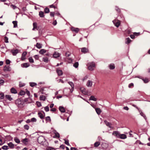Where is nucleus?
I'll use <instances>...</instances> for the list:
<instances>
[{"mask_svg": "<svg viewBox=\"0 0 150 150\" xmlns=\"http://www.w3.org/2000/svg\"><path fill=\"white\" fill-rule=\"evenodd\" d=\"M112 135L115 136L121 139H125L127 137L126 135L124 134H120L117 131H113Z\"/></svg>", "mask_w": 150, "mask_h": 150, "instance_id": "nucleus-1", "label": "nucleus"}, {"mask_svg": "<svg viewBox=\"0 0 150 150\" xmlns=\"http://www.w3.org/2000/svg\"><path fill=\"white\" fill-rule=\"evenodd\" d=\"M88 69L90 70H93L94 69V68L95 67V64L94 62H92L88 63Z\"/></svg>", "mask_w": 150, "mask_h": 150, "instance_id": "nucleus-2", "label": "nucleus"}, {"mask_svg": "<svg viewBox=\"0 0 150 150\" xmlns=\"http://www.w3.org/2000/svg\"><path fill=\"white\" fill-rule=\"evenodd\" d=\"M37 141L39 143L42 144L43 143L45 142V139L43 136H40L38 137Z\"/></svg>", "mask_w": 150, "mask_h": 150, "instance_id": "nucleus-3", "label": "nucleus"}, {"mask_svg": "<svg viewBox=\"0 0 150 150\" xmlns=\"http://www.w3.org/2000/svg\"><path fill=\"white\" fill-rule=\"evenodd\" d=\"M113 22L117 28L119 27L120 24V21L118 20H113Z\"/></svg>", "mask_w": 150, "mask_h": 150, "instance_id": "nucleus-4", "label": "nucleus"}, {"mask_svg": "<svg viewBox=\"0 0 150 150\" xmlns=\"http://www.w3.org/2000/svg\"><path fill=\"white\" fill-rule=\"evenodd\" d=\"M81 52L83 53H86L88 52V50L87 48L86 47H83L81 48Z\"/></svg>", "mask_w": 150, "mask_h": 150, "instance_id": "nucleus-5", "label": "nucleus"}, {"mask_svg": "<svg viewBox=\"0 0 150 150\" xmlns=\"http://www.w3.org/2000/svg\"><path fill=\"white\" fill-rule=\"evenodd\" d=\"M44 114H43L41 112H39L38 113V115L39 117H40L41 119H43L44 118L45 114V113L43 112Z\"/></svg>", "mask_w": 150, "mask_h": 150, "instance_id": "nucleus-6", "label": "nucleus"}, {"mask_svg": "<svg viewBox=\"0 0 150 150\" xmlns=\"http://www.w3.org/2000/svg\"><path fill=\"white\" fill-rule=\"evenodd\" d=\"M19 52L18 50V49L12 50H11V52L12 53L13 55H16Z\"/></svg>", "mask_w": 150, "mask_h": 150, "instance_id": "nucleus-7", "label": "nucleus"}, {"mask_svg": "<svg viewBox=\"0 0 150 150\" xmlns=\"http://www.w3.org/2000/svg\"><path fill=\"white\" fill-rule=\"evenodd\" d=\"M104 122L107 126L109 127L110 128L113 129V127L111 126L112 125L111 123L108 122L107 120H105Z\"/></svg>", "mask_w": 150, "mask_h": 150, "instance_id": "nucleus-8", "label": "nucleus"}, {"mask_svg": "<svg viewBox=\"0 0 150 150\" xmlns=\"http://www.w3.org/2000/svg\"><path fill=\"white\" fill-rule=\"evenodd\" d=\"M27 54V52H23L22 55L21 57V60L23 61L26 59L25 56Z\"/></svg>", "mask_w": 150, "mask_h": 150, "instance_id": "nucleus-9", "label": "nucleus"}, {"mask_svg": "<svg viewBox=\"0 0 150 150\" xmlns=\"http://www.w3.org/2000/svg\"><path fill=\"white\" fill-rule=\"evenodd\" d=\"M3 70L4 71H10L11 69L9 66H5Z\"/></svg>", "mask_w": 150, "mask_h": 150, "instance_id": "nucleus-10", "label": "nucleus"}, {"mask_svg": "<svg viewBox=\"0 0 150 150\" xmlns=\"http://www.w3.org/2000/svg\"><path fill=\"white\" fill-rule=\"evenodd\" d=\"M33 30H35V29L38 30V28L37 27V24L36 22H34L33 24Z\"/></svg>", "mask_w": 150, "mask_h": 150, "instance_id": "nucleus-11", "label": "nucleus"}, {"mask_svg": "<svg viewBox=\"0 0 150 150\" xmlns=\"http://www.w3.org/2000/svg\"><path fill=\"white\" fill-rule=\"evenodd\" d=\"M71 30L73 31H74L76 33H77L79 31V29L77 28H75L72 27L71 28Z\"/></svg>", "mask_w": 150, "mask_h": 150, "instance_id": "nucleus-12", "label": "nucleus"}, {"mask_svg": "<svg viewBox=\"0 0 150 150\" xmlns=\"http://www.w3.org/2000/svg\"><path fill=\"white\" fill-rule=\"evenodd\" d=\"M30 66V64L28 63H25L21 64L23 67L27 68Z\"/></svg>", "mask_w": 150, "mask_h": 150, "instance_id": "nucleus-13", "label": "nucleus"}, {"mask_svg": "<svg viewBox=\"0 0 150 150\" xmlns=\"http://www.w3.org/2000/svg\"><path fill=\"white\" fill-rule=\"evenodd\" d=\"M81 90L82 93L84 94L87 95V94L88 91L85 88H81Z\"/></svg>", "mask_w": 150, "mask_h": 150, "instance_id": "nucleus-14", "label": "nucleus"}, {"mask_svg": "<svg viewBox=\"0 0 150 150\" xmlns=\"http://www.w3.org/2000/svg\"><path fill=\"white\" fill-rule=\"evenodd\" d=\"M5 98L6 99L9 100V101H11L13 100L12 98L11 97V96L9 95H6L5 96Z\"/></svg>", "mask_w": 150, "mask_h": 150, "instance_id": "nucleus-15", "label": "nucleus"}, {"mask_svg": "<svg viewBox=\"0 0 150 150\" xmlns=\"http://www.w3.org/2000/svg\"><path fill=\"white\" fill-rule=\"evenodd\" d=\"M8 145L10 148L11 149H13L14 147V145L11 142H10L8 144Z\"/></svg>", "mask_w": 150, "mask_h": 150, "instance_id": "nucleus-16", "label": "nucleus"}, {"mask_svg": "<svg viewBox=\"0 0 150 150\" xmlns=\"http://www.w3.org/2000/svg\"><path fill=\"white\" fill-rule=\"evenodd\" d=\"M92 85V82L91 81L88 80L86 84V85L88 87H91Z\"/></svg>", "mask_w": 150, "mask_h": 150, "instance_id": "nucleus-17", "label": "nucleus"}, {"mask_svg": "<svg viewBox=\"0 0 150 150\" xmlns=\"http://www.w3.org/2000/svg\"><path fill=\"white\" fill-rule=\"evenodd\" d=\"M57 73L59 76H61L63 74L62 71V70H59V69H57L56 70Z\"/></svg>", "mask_w": 150, "mask_h": 150, "instance_id": "nucleus-18", "label": "nucleus"}, {"mask_svg": "<svg viewBox=\"0 0 150 150\" xmlns=\"http://www.w3.org/2000/svg\"><path fill=\"white\" fill-rule=\"evenodd\" d=\"M59 110L62 112H65V109L63 106H59Z\"/></svg>", "mask_w": 150, "mask_h": 150, "instance_id": "nucleus-19", "label": "nucleus"}, {"mask_svg": "<svg viewBox=\"0 0 150 150\" xmlns=\"http://www.w3.org/2000/svg\"><path fill=\"white\" fill-rule=\"evenodd\" d=\"M11 92L12 93L16 94L17 93L16 90L14 88H12L11 89Z\"/></svg>", "mask_w": 150, "mask_h": 150, "instance_id": "nucleus-20", "label": "nucleus"}, {"mask_svg": "<svg viewBox=\"0 0 150 150\" xmlns=\"http://www.w3.org/2000/svg\"><path fill=\"white\" fill-rule=\"evenodd\" d=\"M39 16L41 18H44L45 17L44 12L42 11H40L39 12Z\"/></svg>", "mask_w": 150, "mask_h": 150, "instance_id": "nucleus-21", "label": "nucleus"}, {"mask_svg": "<svg viewBox=\"0 0 150 150\" xmlns=\"http://www.w3.org/2000/svg\"><path fill=\"white\" fill-rule=\"evenodd\" d=\"M59 53L57 52H55L53 54V56L54 58H57L59 57Z\"/></svg>", "mask_w": 150, "mask_h": 150, "instance_id": "nucleus-22", "label": "nucleus"}, {"mask_svg": "<svg viewBox=\"0 0 150 150\" xmlns=\"http://www.w3.org/2000/svg\"><path fill=\"white\" fill-rule=\"evenodd\" d=\"M95 110L98 114L100 115V114L101 111L100 108H95Z\"/></svg>", "mask_w": 150, "mask_h": 150, "instance_id": "nucleus-23", "label": "nucleus"}, {"mask_svg": "<svg viewBox=\"0 0 150 150\" xmlns=\"http://www.w3.org/2000/svg\"><path fill=\"white\" fill-rule=\"evenodd\" d=\"M46 50L44 49H42L40 50L39 52L40 54H43L46 53Z\"/></svg>", "mask_w": 150, "mask_h": 150, "instance_id": "nucleus-24", "label": "nucleus"}, {"mask_svg": "<svg viewBox=\"0 0 150 150\" xmlns=\"http://www.w3.org/2000/svg\"><path fill=\"white\" fill-rule=\"evenodd\" d=\"M89 100L96 101L97 100V99L95 98L94 96H92L90 97Z\"/></svg>", "mask_w": 150, "mask_h": 150, "instance_id": "nucleus-25", "label": "nucleus"}, {"mask_svg": "<svg viewBox=\"0 0 150 150\" xmlns=\"http://www.w3.org/2000/svg\"><path fill=\"white\" fill-rule=\"evenodd\" d=\"M13 24V27L14 28H16L17 27V22L16 21H13L12 22Z\"/></svg>", "mask_w": 150, "mask_h": 150, "instance_id": "nucleus-26", "label": "nucleus"}, {"mask_svg": "<svg viewBox=\"0 0 150 150\" xmlns=\"http://www.w3.org/2000/svg\"><path fill=\"white\" fill-rule=\"evenodd\" d=\"M40 100L45 101V100L46 97L42 95L40 97Z\"/></svg>", "mask_w": 150, "mask_h": 150, "instance_id": "nucleus-27", "label": "nucleus"}, {"mask_svg": "<svg viewBox=\"0 0 150 150\" xmlns=\"http://www.w3.org/2000/svg\"><path fill=\"white\" fill-rule=\"evenodd\" d=\"M131 41V40L129 38H128L126 39L125 43L126 44H129L130 43Z\"/></svg>", "mask_w": 150, "mask_h": 150, "instance_id": "nucleus-28", "label": "nucleus"}, {"mask_svg": "<svg viewBox=\"0 0 150 150\" xmlns=\"http://www.w3.org/2000/svg\"><path fill=\"white\" fill-rule=\"evenodd\" d=\"M36 47L39 49H40L42 47V45L39 43H37Z\"/></svg>", "mask_w": 150, "mask_h": 150, "instance_id": "nucleus-29", "label": "nucleus"}, {"mask_svg": "<svg viewBox=\"0 0 150 150\" xmlns=\"http://www.w3.org/2000/svg\"><path fill=\"white\" fill-rule=\"evenodd\" d=\"M142 79L143 81L145 83H147L149 81V80L147 78H145V79Z\"/></svg>", "mask_w": 150, "mask_h": 150, "instance_id": "nucleus-30", "label": "nucleus"}, {"mask_svg": "<svg viewBox=\"0 0 150 150\" xmlns=\"http://www.w3.org/2000/svg\"><path fill=\"white\" fill-rule=\"evenodd\" d=\"M28 139L27 138H25L24 139H23L22 140V142H23V143L24 144H26V143L28 142Z\"/></svg>", "mask_w": 150, "mask_h": 150, "instance_id": "nucleus-31", "label": "nucleus"}, {"mask_svg": "<svg viewBox=\"0 0 150 150\" xmlns=\"http://www.w3.org/2000/svg\"><path fill=\"white\" fill-rule=\"evenodd\" d=\"M110 69H115V66L113 64H110L109 65Z\"/></svg>", "mask_w": 150, "mask_h": 150, "instance_id": "nucleus-32", "label": "nucleus"}, {"mask_svg": "<svg viewBox=\"0 0 150 150\" xmlns=\"http://www.w3.org/2000/svg\"><path fill=\"white\" fill-rule=\"evenodd\" d=\"M100 143L99 142H96L94 144V146L95 147H98L100 145Z\"/></svg>", "mask_w": 150, "mask_h": 150, "instance_id": "nucleus-33", "label": "nucleus"}, {"mask_svg": "<svg viewBox=\"0 0 150 150\" xmlns=\"http://www.w3.org/2000/svg\"><path fill=\"white\" fill-rule=\"evenodd\" d=\"M44 11L45 13H48L50 12V10L48 8L46 7L45 8Z\"/></svg>", "mask_w": 150, "mask_h": 150, "instance_id": "nucleus-34", "label": "nucleus"}, {"mask_svg": "<svg viewBox=\"0 0 150 150\" xmlns=\"http://www.w3.org/2000/svg\"><path fill=\"white\" fill-rule=\"evenodd\" d=\"M30 85L31 87H33L34 86L37 85V84L35 83L30 82Z\"/></svg>", "mask_w": 150, "mask_h": 150, "instance_id": "nucleus-35", "label": "nucleus"}, {"mask_svg": "<svg viewBox=\"0 0 150 150\" xmlns=\"http://www.w3.org/2000/svg\"><path fill=\"white\" fill-rule=\"evenodd\" d=\"M14 140L16 143H19L20 142L19 139L17 137L15 138Z\"/></svg>", "mask_w": 150, "mask_h": 150, "instance_id": "nucleus-36", "label": "nucleus"}, {"mask_svg": "<svg viewBox=\"0 0 150 150\" xmlns=\"http://www.w3.org/2000/svg\"><path fill=\"white\" fill-rule=\"evenodd\" d=\"M1 148L4 149V150H7L8 149V146H6V145H4V146H3Z\"/></svg>", "mask_w": 150, "mask_h": 150, "instance_id": "nucleus-37", "label": "nucleus"}, {"mask_svg": "<svg viewBox=\"0 0 150 150\" xmlns=\"http://www.w3.org/2000/svg\"><path fill=\"white\" fill-rule=\"evenodd\" d=\"M28 60H29V62H30V63H33L34 61V60L31 57H30L29 58H28Z\"/></svg>", "mask_w": 150, "mask_h": 150, "instance_id": "nucleus-38", "label": "nucleus"}, {"mask_svg": "<svg viewBox=\"0 0 150 150\" xmlns=\"http://www.w3.org/2000/svg\"><path fill=\"white\" fill-rule=\"evenodd\" d=\"M78 66L79 63L77 62H76L73 65L74 67L76 68H77L78 67Z\"/></svg>", "mask_w": 150, "mask_h": 150, "instance_id": "nucleus-39", "label": "nucleus"}, {"mask_svg": "<svg viewBox=\"0 0 150 150\" xmlns=\"http://www.w3.org/2000/svg\"><path fill=\"white\" fill-rule=\"evenodd\" d=\"M4 97V96L3 93H0V99H3Z\"/></svg>", "mask_w": 150, "mask_h": 150, "instance_id": "nucleus-40", "label": "nucleus"}, {"mask_svg": "<svg viewBox=\"0 0 150 150\" xmlns=\"http://www.w3.org/2000/svg\"><path fill=\"white\" fill-rule=\"evenodd\" d=\"M43 61L46 62H47L48 61V59L47 57H45L43 58Z\"/></svg>", "mask_w": 150, "mask_h": 150, "instance_id": "nucleus-41", "label": "nucleus"}, {"mask_svg": "<svg viewBox=\"0 0 150 150\" xmlns=\"http://www.w3.org/2000/svg\"><path fill=\"white\" fill-rule=\"evenodd\" d=\"M10 6L13 9H15L18 8L16 6L13 4L11 5Z\"/></svg>", "mask_w": 150, "mask_h": 150, "instance_id": "nucleus-42", "label": "nucleus"}, {"mask_svg": "<svg viewBox=\"0 0 150 150\" xmlns=\"http://www.w3.org/2000/svg\"><path fill=\"white\" fill-rule=\"evenodd\" d=\"M69 84L71 86V87L72 88H74V84L73 83L71 82H68Z\"/></svg>", "mask_w": 150, "mask_h": 150, "instance_id": "nucleus-43", "label": "nucleus"}, {"mask_svg": "<svg viewBox=\"0 0 150 150\" xmlns=\"http://www.w3.org/2000/svg\"><path fill=\"white\" fill-rule=\"evenodd\" d=\"M25 92L23 91H21L19 93V95L21 96H22L25 94Z\"/></svg>", "mask_w": 150, "mask_h": 150, "instance_id": "nucleus-44", "label": "nucleus"}, {"mask_svg": "<svg viewBox=\"0 0 150 150\" xmlns=\"http://www.w3.org/2000/svg\"><path fill=\"white\" fill-rule=\"evenodd\" d=\"M45 120L46 121H51V119L50 116H47L45 118Z\"/></svg>", "mask_w": 150, "mask_h": 150, "instance_id": "nucleus-45", "label": "nucleus"}, {"mask_svg": "<svg viewBox=\"0 0 150 150\" xmlns=\"http://www.w3.org/2000/svg\"><path fill=\"white\" fill-rule=\"evenodd\" d=\"M55 136L56 137H57V138L59 137H60L59 134L58 132H56L55 133Z\"/></svg>", "mask_w": 150, "mask_h": 150, "instance_id": "nucleus-46", "label": "nucleus"}, {"mask_svg": "<svg viewBox=\"0 0 150 150\" xmlns=\"http://www.w3.org/2000/svg\"><path fill=\"white\" fill-rule=\"evenodd\" d=\"M24 127V129L26 130H28L29 129V126L27 125H25Z\"/></svg>", "mask_w": 150, "mask_h": 150, "instance_id": "nucleus-47", "label": "nucleus"}, {"mask_svg": "<svg viewBox=\"0 0 150 150\" xmlns=\"http://www.w3.org/2000/svg\"><path fill=\"white\" fill-rule=\"evenodd\" d=\"M31 121L32 122H36L37 120L34 117L32 118L31 119Z\"/></svg>", "mask_w": 150, "mask_h": 150, "instance_id": "nucleus-48", "label": "nucleus"}, {"mask_svg": "<svg viewBox=\"0 0 150 150\" xmlns=\"http://www.w3.org/2000/svg\"><path fill=\"white\" fill-rule=\"evenodd\" d=\"M44 109L45 111L46 112H48L49 110V107L47 106L45 107Z\"/></svg>", "mask_w": 150, "mask_h": 150, "instance_id": "nucleus-49", "label": "nucleus"}, {"mask_svg": "<svg viewBox=\"0 0 150 150\" xmlns=\"http://www.w3.org/2000/svg\"><path fill=\"white\" fill-rule=\"evenodd\" d=\"M5 42L6 43H8V39L6 37H4Z\"/></svg>", "mask_w": 150, "mask_h": 150, "instance_id": "nucleus-50", "label": "nucleus"}, {"mask_svg": "<svg viewBox=\"0 0 150 150\" xmlns=\"http://www.w3.org/2000/svg\"><path fill=\"white\" fill-rule=\"evenodd\" d=\"M65 143L68 146H69V142L68 140H65Z\"/></svg>", "mask_w": 150, "mask_h": 150, "instance_id": "nucleus-51", "label": "nucleus"}, {"mask_svg": "<svg viewBox=\"0 0 150 150\" xmlns=\"http://www.w3.org/2000/svg\"><path fill=\"white\" fill-rule=\"evenodd\" d=\"M37 104L38 107H40L41 106V104L40 102H37Z\"/></svg>", "mask_w": 150, "mask_h": 150, "instance_id": "nucleus-52", "label": "nucleus"}, {"mask_svg": "<svg viewBox=\"0 0 150 150\" xmlns=\"http://www.w3.org/2000/svg\"><path fill=\"white\" fill-rule=\"evenodd\" d=\"M26 91H25V93L28 96H29L30 95V92L28 91L27 89H26Z\"/></svg>", "mask_w": 150, "mask_h": 150, "instance_id": "nucleus-53", "label": "nucleus"}, {"mask_svg": "<svg viewBox=\"0 0 150 150\" xmlns=\"http://www.w3.org/2000/svg\"><path fill=\"white\" fill-rule=\"evenodd\" d=\"M70 53L69 52H67L66 53V56L67 57H69L70 55Z\"/></svg>", "mask_w": 150, "mask_h": 150, "instance_id": "nucleus-54", "label": "nucleus"}, {"mask_svg": "<svg viewBox=\"0 0 150 150\" xmlns=\"http://www.w3.org/2000/svg\"><path fill=\"white\" fill-rule=\"evenodd\" d=\"M134 86V84L133 83H131L129 85L128 87L129 88H131L132 86L133 87Z\"/></svg>", "mask_w": 150, "mask_h": 150, "instance_id": "nucleus-55", "label": "nucleus"}, {"mask_svg": "<svg viewBox=\"0 0 150 150\" xmlns=\"http://www.w3.org/2000/svg\"><path fill=\"white\" fill-rule=\"evenodd\" d=\"M50 16L51 17H54V12H50Z\"/></svg>", "mask_w": 150, "mask_h": 150, "instance_id": "nucleus-56", "label": "nucleus"}, {"mask_svg": "<svg viewBox=\"0 0 150 150\" xmlns=\"http://www.w3.org/2000/svg\"><path fill=\"white\" fill-rule=\"evenodd\" d=\"M115 10H116L118 12H120V9H119V8H118L117 7H115Z\"/></svg>", "mask_w": 150, "mask_h": 150, "instance_id": "nucleus-57", "label": "nucleus"}, {"mask_svg": "<svg viewBox=\"0 0 150 150\" xmlns=\"http://www.w3.org/2000/svg\"><path fill=\"white\" fill-rule=\"evenodd\" d=\"M34 57L35 59L38 60L39 59L38 55H35L34 56Z\"/></svg>", "mask_w": 150, "mask_h": 150, "instance_id": "nucleus-58", "label": "nucleus"}, {"mask_svg": "<svg viewBox=\"0 0 150 150\" xmlns=\"http://www.w3.org/2000/svg\"><path fill=\"white\" fill-rule=\"evenodd\" d=\"M10 61L8 59H7L6 60V63L7 64H10Z\"/></svg>", "mask_w": 150, "mask_h": 150, "instance_id": "nucleus-59", "label": "nucleus"}, {"mask_svg": "<svg viewBox=\"0 0 150 150\" xmlns=\"http://www.w3.org/2000/svg\"><path fill=\"white\" fill-rule=\"evenodd\" d=\"M49 6L50 8H57V7L54 6L53 4L50 5Z\"/></svg>", "mask_w": 150, "mask_h": 150, "instance_id": "nucleus-60", "label": "nucleus"}, {"mask_svg": "<svg viewBox=\"0 0 150 150\" xmlns=\"http://www.w3.org/2000/svg\"><path fill=\"white\" fill-rule=\"evenodd\" d=\"M4 81L3 80L0 78V84H3L4 83Z\"/></svg>", "mask_w": 150, "mask_h": 150, "instance_id": "nucleus-61", "label": "nucleus"}, {"mask_svg": "<svg viewBox=\"0 0 150 150\" xmlns=\"http://www.w3.org/2000/svg\"><path fill=\"white\" fill-rule=\"evenodd\" d=\"M65 146L64 145L62 144L60 145V147L62 149H64L65 148Z\"/></svg>", "mask_w": 150, "mask_h": 150, "instance_id": "nucleus-62", "label": "nucleus"}, {"mask_svg": "<svg viewBox=\"0 0 150 150\" xmlns=\"http://www.w3.org/2000/svg\"><path fill=\"white\" fill-rule=\"evenodd\" d=\"M57 24V22L56 21V20L54 21L53 22L52 24L54 25H56Z\"/></svg>", "mask_w": 150, "mask_h": 150, "instance_id": "nucleus-63", "label": "nucleus"}, {"mask_svg": "<svg viewBox=\"0 0 150 150\" xmlns=\"http://www.w3.org/2000/svg\"><path fill=\"white\" fill-rule=\"evenodd\" d=\"M47 150H55V149L53 148L50 147L48 148Z\"/></svg>", "mask_w": 150, "mask_h": 150, "instance_id": "nucleus-64", "label": "nucleus"}]
</instances>
